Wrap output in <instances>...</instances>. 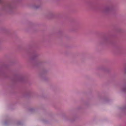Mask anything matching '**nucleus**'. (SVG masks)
Masks as SVG:
<instances>
[{
  "instance_id": "obj_1",
  "label": "nucleus",
  "mask_w": 126,
  "mask_h": 126,
  "mask_svg": "<svg viewBox=\"0 0 126 126\" xmlns=\"http://www.w3.org/2000/svg\"><path fill=\"white\" fill-rule=\"evenodd\" d=\"M3 2V0H0V3H2Z\"/></svg>"
}]
</instances>
